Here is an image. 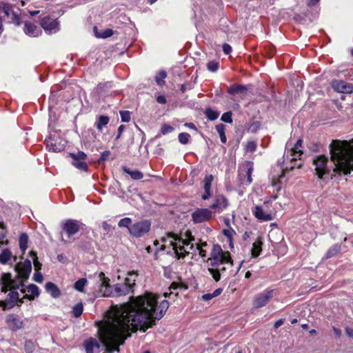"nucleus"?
<instances>
[{
  "label": "nucleus",
  "mask_w": 353,
  "mask_h": 353,
  "mask_svg": "<svg viewBox=\"0 0 353 353\" xmlns=\"http://www.w3.org/2000/svg\"><path fill=\"white\" fill-rule=\"evenodd\" d=\"M167 300L158 301V296L145 292L130 297V301L112 306L106 319L98 323V334L107 353L119 352V347L139 330L145 332L163 318L169 307Z\"/></svg>",
  "instance_id": "f257e3e1"
},
{
  "label": "nucleus",
  "mask_w": 353,
  "mask_h": 353,
  "mask_svg": "<svg viewBox=\"0 0 353 353\" xmlns=\"http://www.w3.org/2000/svg\"><path fill=\"white\" fill-rule=\"evenodd\" d=\"M330 148L334 172L347 175L353 171V139L350 141H333Z\"/></svg>",
  "instance_id": "f03ea898"
},
{
  "label": "nucleus",
  "mask_w": 353,
  "mask_h": 353,
  "mask_svg": "<svg viewBox=\"0 0 353 353\" xmlns=\"http://www.w3.org/2000/svg\"><path fill=\"white\" fill-rule=\"evenodd\" d=\"M212 268H208V272L214 279L219 281L221 279L219 266L225 265L232 267V260L229 252L223 251L219 245H214L211 251L210 257L208 259Z\"/></svg>",
  "instance_id": "7ed1b4c3"
},
{
  "label": "nucleus",
  "mask_w": 353,
  "mask_h": 353,
  "mask_svg": "<svg viewBox=\"0 0 353 353\" xmlns=\"http://www.w3.org/2000/svg\"><path fill=\"white\" fill-rule=\"evenodd\" d=\"M193 238L184 239L176 234H168L166 237H162L161 241L168 243L172 246L175 256L178 259H183L186 255L190 253V251L195 250V247L192 243Z\"/></svg>",
  "instance_id": "20e7f679"
},
{
  "label": "nucleus",
  "mask_w": 353,
  "mask_h": 353,
  "mask_svg": "<svg viewBox=\"0 0 353 353\" xmlns=\"http://www.w3.org/2000/svg\"><path fill=\"white\" fill-rule=\"evenodd\" d=\"M99 281L100 283L99 292L103 296H110L111 295L123 296L133 292L131 285L125 281L123 283H117L114 285V293L112 290V287L109 283V279L105 277L103 272H100L98 276Z\"/></svg>",
  "instance_id": "39448f33"
},
{
  "label": "nucleus",
  "mask_w": 353,
  "mask_h": 353,
  "mask_svg": "<svg viewBox=\"0 0 353 353\" xmlns=\"http://www.w3.org/2000/svg\"><path fill=\"white\" fill-rule=\"evenodd\" d=\"M303 141L299 139L293 148L286 151L283 157L281 169L283 173L292 170L294 168H299L301 163H297V160H301Z\"/></svg>",
  "instance_id": "423d86ee"
},
{
  "label": "nucleus",
  "mask_w": 353,
  "mask_h": 353,
  "mask_svg": "<svg viewBox=\"0 0 353 353\" xmlns=\"http://www.w3.org/2000/svg\"><path fill=\"white\" fill-rule=\"evenodd\" d=\"M150 228V221L148 220L140 221L131 225L129 228V233L134 237H141L149 232Z\"/></svg>",
  "instance_id": "0eeeda50"
},
{
  "label": "nucleus",
  "mask_w": 353,
  "mask_h": 353,
  "mask_svg": "<svg viewBox=\"0 0 353 353\" xmlns=\"http://www.w3.org/2000/svg\"><path fill=\"white\" fill-rule=\"evenodd\" d=\"M81 225L77 220L68 219L61 223V228L67 236L70 238L79 231Z\"/></svg>",
  "instance_id": "6e6552de"
},
{
  "label": "nucleus",
  "mask_w": 353,
  "mask_h": 353,
  "mask_svg": "<svg viewBox=\"0 0 353 353\" xmlns=\"http://www.w3.org/2000/svg\"><path fill=\"white\" fill-rule=\"evenodd\" d=\"M23 286L22 281L20 279L12 280L10 274H4L3 276V285L1 292L6 293L9 290L17 291Z\"/></svg>",
  "instance_id": "1a4fd4ad"
},
{
  "label": "nucleus",
  "mask_w": 353,
  "mask_h": 353,
  "mask_svg": "<svg viewBox=\"0 0 353 353\" xmlns=\"http://www.w3.org/2000/svg\"><path fill=\"white\" fill-rule=\"evenodd\" d=\"M41 26L48 34L55 33L59 31V23L57 21L50 17H43L40 22Z\"/></svg>",
  "instance_id": "9d476101"
},
{
  "label": "nucleus",
  "mask_w": 353,
  "mask_h": 353,
  "mask_svg": "<svg viewBox=\"0 0 353 353\" xmlns=\"http://www.w3.org/2000/svg\"><path fill=\"white\" fill-rule=\"evenodd\" d=\"M6 299L4 301H0V307L3 310L12 308L18 302L22 303L19 299L17 291L10 290Z\"/></svg>",
  "instance_id": "9b49d317"
},
{
  "label": "nucleus",
  "mask_w": 353,
  "mask_h": 353,
  "mask_svg": "<svg viewBox=\"0 0 353 353\" xmlns=\"http://www.w3.org/2000/svg\"><path fill=\"white\" fill-rule=\"evenodd\" d=\"M212 212L208 208H200L192 214V221L195 223H200L207 221L211 219Z\"/></svg>",
  "instance_id": "f8f14e48"
},
{
  "label": "nucleus",
  "mask_w": 353,
  "mask_h": 353,
  "mask_svg": "<svg viewBox=\"0 0 353 353\" xmlns=\"http://www.w3.org/2000/svg\"><path fill=\"white\" fill-rule=\"evenodd\" d=\"M327 159L323 156H319L314 160V165H315L316 174L319 179H323V176L327 173V169L326 167Z\"/></svg>",
  "instance_id": "ddd939ff"
},
{
  "label": "nucleus",
  "mask_w": 353,
  "mask_h": 353,
  "mask_svg": "<svg viewBox=\"0 0 353 353\" xmlns=\"http://www.w3.org/2000/svg\"><path fill=\"white\" fill-rule=\"evenodd\" d=\"M72 159V165L79 170L86 171L87 164L85 163L86 154L83 152H78L77 153H70Z\"/></svg>",
  "instance_id": "4468645a"
},
{
  "label": "nucleus",
  "mask_w": 353,
  "mask_h": 353,
  "mask_svg": "<svg viewBox=\"0 0 353 353\" xmlns=\"http://www.w3.org/2000/svg\"><path fill=\"white\" fill-rule=\"evenodd\" d=\"M273 290H265L257 294L254 300V305L257 307L265 306L273 296Z\"/></svg>",
  "instance_id": "2eb2a0df"
},
{
  "label": "nucleus",
  "mask_w": 353,
  "mask_h": 353,
  "mask_svg": "<svg viewBox=\"0 0 353 353\" xmlns=\"http://www.w3.org/2000/svg\"><path fill=\"white\" fill-rule=\"evenodd\" d=\"M252 212L254 216L261 221H270L273 219L272 213L263 210L261 205H256L253 207Z\"/></svg>",
  "instance_id": "dca6fc26"
},
{
  "label": "nucleus",
  "mask_w": 353,
  "mask_h": 353,
  "mask_svg": "<svg viewBox=\"0 0 353 353\" xmlns=\"http://www.w3.org/2000/svg\"><path fill=\"white\" fill-rule=\"evenodd\" d=\"M2 11L4 14L10 19V21L14 23L17 26H19L21 25V21L19 15L17 12L13 10L12 6L10 4L6 3L2 6Z\"/></svg>",
  "instance_id": "f3484780"
},
{
  "label": "nucleus",
  "mask_w": 353,
  "mask_h": 353,
  "mask_svg": "<svg viewBox=\"0 0 353 353\" xmlns=\"http://www.w3.org/2000/svg\"><path fill=\"white\" fill-rule=\"evenodd\" d=\"M332 86L334 90L341 93H352L353 85L342 80L333 81Z\"/></svg>",
  "instance_id": "a211bd4d"
},
{
  "label": "nucleus",
  "mask_w": 353,
  "mask_h": 353,
  "mask_svg": "<svg viewBox=\"0 0 353 353\" xmlns=\"http://www.w3.org/2000/svg\"><path fill=\"white\" fill-rule=\"evenodd\" d=\"M19 274L23 279H27L32 271V263L30 260L26 259L22 264L17 267Z\"/></svg>",
  "instance_id": "6ab92c4d"
},
{
  "label": "nucleus",
  "mask_w": 353,
  "mask_h": 353,
  "mask_svg": "<svg viewBox=\"0 0 353 353\" xmlns=\"http://www.w3.org/2000/svg\"><path fill=\"white\" fill-rule=\"evenodd\" d=\"M228 201L227 199L223 195H218L215 198L210 208L215 210L216 212H220L224 210L228 207Z\"/></svg>",
  "instance_id": "aec40b11"
},
{
  "label": "nucleus",
  "mask_w": 353,
  "mask_h": 353,
  "mask_svg": "<svg viewBox=\"0 0 353 353\" xmlns=\"http://www.w3.org/2000/svg\"><path fill=\"white\" fill-rule=\"evenodd\" d=\"M6 321L9 327L14 330H19L23 326V321L15 314H9Z\"/></svg>",
  "instance_id": "412c9836"
},
{
  "label": "nucleus",
  "mask_w": 353,
  "mask_h": 353,
  "mask_svg": "<svg viewBox=\"0 0 353 353\" xmlns=\"http://www.w3.org/2000/svg\"><path fill=\"white\" fill-rule=\"evenodd\" d=\"M214 180V176L212 174H208L203 179V188L205 193L202 195V199L207 200L211 197V185Z\"/></svg>",
  "instance_id": "4be33fe9"
},
{
  "label": "nucleus",
  "mask_w": 353,
  "mask_h": 353,
  "mask_svg": "<svg viewBox=\"0 0 353 353\" xmlns=\"http://www.w3.org/2000/svg\"><path fill=\"white\" fill-rule=\"evenodd\" d=\"M24 32L30 37H36L41 35L42 31L36 25L30 22H26L24 25Z\"/></svg>",
  "instance_id": "5701e85b"
},
{
  "label": "nucleus",
  "mask_w": 353,
  "mask_h": 353,
  "mask_svg": "<svg viewBox=\"0 0 353 353\" xmlns=\"http://www.w3.org/2000/svg\"><path fill=\"white\" fill-rule=\"evenodd\" d=\"M84 347L86 353H94V350L99 351V342L94 338H90L84 342Z\"/></svg>",
  "instance_id": "b1692460"
},
{
  "label": "nucleus",
  "mask_w": 353,
  "mask_h": 353,
  "mask_svg": "<svg viewBox=\"0 0 353 353\" xmlns=\"http://www.w3.org/2000/svg\"><path fill=\"white\" fill-rule=\"evenodd\" d=\"M45 143L46 145V148L48 149L49 151L58 152H61L64 148L63 145L57 144V143L54 142V140H52L51 137L46 139L45 140Z\"/></svg>",
  "instance_id": "393cba45"
},
{
  "label": "nucleus",
  "mask_w": 353,
  "mask_h": 353,
  "mask_svg": "<svg viewBox=\"0 0 353 353\" xmlns=\"http://www.w3.org/2000/svg\"><path fill=\"white\" fill-rule=\"evenodd\" d=\"M46 292L51 295L52 298H58L61 295V292L58 287L52 282L46 283Z\"/></svg>",
  "instance_id": "a878e982"
},
{
  "label": "nucleus",
  "mask_w": 353,
  "mask_h": 353,
  "mask_svg": "<svg viewBox=\"0 0 353 353\" xmlns=\"http://www.w3.org/2000/svg\"><path fill=\"white\" fill-rule=\"evenodd\" d=\"M21 291L23 293L27 292L26 296H31L30 299H34L39 294V288L34 284L29 285L26 290L22 288Z\"/></svg>",
  "instance_id": "bb28decb"
},
{
  "label": "nucleus",
  "mask_w": 353,
  "mask_h": 353,
  "mask_svg": "<svg viewBox=\"0 0 353 353\" xmlns=\"http://www.w3.org/2000/svg\"><path fill=\"white\" fill-rule=\"evenodd\" d=\"M247 88L245 85L234 84L228 88V92L230 94L236 95L237 94H244Z\"/></svg>",
  "instance_id": "cd10ccee"
},
{
  "label": "nucleus",
  "mask_w": 353,
  "mask_h": 353,
  "mask_svg": "<svg viewBox=\"0 0 353 353\" xmlns=\"http://www.w3.org/2000/svg\"><path fill=\"white\" fill-rule=\"evenodd\" d=\"M109 121L110 119L108 116L101 115L97 118L95 126L99 131L101 132L103 128L108 124Z\"/></svg>",
  "instance_id": "c85d7f7f"
},
{
  "label": "nucleus",
  "mask_w": 353,
  "mask_h": 353,
  "mask_svg": "<svg viewBox=\"0 0 353 353\" xmlns=\"http://www.w3.org/2000/svg\"><path fill=\"white\" fill-rule=\"evenodd\" d=\"M122 169L125 173L129 174L131 176V178L134 180L141 179L143 176V173L139 170H132L130 168H127L126 166H123Z\"/></svg>",
  "instance_id": "c756f323"
},
{
  "label": "nucleus",
  "mask_w": 353,
  "mask_h": 353,
  "mask_svg": "<svg viewBox=\"0 0 353 353\" xmlns=\"http://www.w3.org/2000/svg\"><path fill=\"white\" fill-rule=\"evenodd\" d=\"M262 241L261 240H257L256 241L253 245H252V257L255 258V257H257L258 256H259V254H261V252L262 250Z\"/></svg>",
  "instance_id": "7c9ffc66"
},
{
  "label": "nucleus",
  "mask_w": 353,
  "mask_h": 353,
  "mask_svg": "<svg viewBox=\"0 0 353 353\" xmlns=\"http://www.w3.org/2000/svg\"><path fill=\"white\" fill-rule=\"evenodd\" d=\"M12 257V252L9 249H3L0 254V263L6 264Z\"/></svg>",
  "instance_id": "2f4dec72"
},
{
  "label": "nucleus",
  "mask_w": 353,
  "mask_h": 353,
  "mask_svg": "<svg viewBox=\"0 0 353 353\" xmlns=\"http://www.w3.org/2000/svg\"><path fill=\"white\" fill-rule=\"evenodd\" d=\"M28 236L26 233H22L19 236V243L21 250L24 252L28 248Z\"/></svg>",
  "instance_id": "473e14b6"
},
{
  "label": "nucleus",
  "mask_w": 353,
  "mask_h": 353,
  "mask_svg": "<svg viewBox=\"0 0 353 353\" xmlns=\"http://www.w3.org/2000/svg\"><path fill=\"white\" fill-rule=\"evenodd\" d=\"M94 31L95 36L98 38L105 39V38L111 37L113 34L112 30L109 29V28L105 29V30H102L101 32H99L97 31V28L96 27H94Z\"/></svg>",
  "instance_id": "72a5a7b5"
},
{
  "label": "nucleus",
  "mask_w": 353,
  "mask_h": 353,
  "mask_svg": "<svg viewBox=\"0 0 353 353\" xmlns=\"http://www.w3.org/2000/svg\"><path fill=\"white\" fill-rule=\"evenodd\" d=\"M138 276V273L137 271H132L128 273V277L125 279V281L128 283L131 288L133 289L135 285V282L137 277Z\"/></svg>",
  "instance_id": "f704fd0d"
},
{
  "label": "nucleus",
  "mask_w": 353,
  "mask_h": 353,
  "mask_svg": "<svg viewBox=\"0 0 353 353\" xmlns=\"http://www.w3.org/2000/svg\"><path fill=\"white\" fill-rule=\"evenodd\" d=\"M83 311V305L81 302L75 304L72 309V315L76 318L79 317L81 315Z\"/></svg>",
  "instance_id": "c9c22d12"
},
{
  "label": "nucleus",
  "mask_w": 353,
  "mask_h": 353,
  "mask_svg": "<svg viewBox=\"0 0 353 353\" xmlns=\"http://www.w3.org/2000/svg\"><path fill=\"white\" fill-rule=\"evenodd\" d=\"M87 283L88 281L86 279L81 278L74 283V288L79 292H83L84 287L87 285Z\"/></svg>",
  "instance_id": "e433bc0d"
},
{
  "label": "nucleus",
  "mask_w": 353,
  "mask_h": 353,
  "mask_svg": "<svg viewBox=\"0 0 353 353\" xmlns=\"http://www.w3.org/2000/svg\"><path fill=\"white\" fill-rule=\"evenodd\" d=\"M341 250V246L339 244H335L332 246L326 253V258L329 259L336 255Z\"/></svg>",
  "instance_id": "4c0bfd02"
},
{
  "label": "nucleus",
  "mask_w": 353,
  "mask_h": 353,
  "mask_svg": "<svg viewBox=\"0 0 353 353\" xmlns=\"http://www.w3.org/2000/svg\"><path fill=\"white\" fill-rule=\"evenodd\" d=\"M216 130L219 134L221 141L223 143H225L227 141V138L225 134V125L223 124H219L216 125Z\"/></svg>",
  "instance_id": "58836bf2"
},
{
  "label": "nucleus",
  "mask_w": 353,
  "mask_h": 353,
  "mask_svg": "<svg viewBox=\"0 0 353 353\" xmlns=\"http://www.w3.org/2000/svg\"><path fill=\"white\" fill-rule=\"evenodd\" d=\"M205 114L206 117L210 121L216 120L219 116V112H218L217 111L213 110L210 108L206 109Z\"/></svg>",
  "instance_id": "ea45409f"
},
{
  "label": "nucleus",
  "mask_w": 353,
  "mask_h": 353,
  "mask_svg": "<svg viewBox=\"0 0 353 353\" xmlns=\"http://www.w3.org/2000/svg\"><path fill=\"white\" fill-rule=\"evenodd\" d=\"M132 225V219L129 217L121 219L118 223V226L119 228H126L128 230Z\"/></svg>",
  "instance_id": "a19ab883"
},
{
  "label": "nucleus",
  "mask_w": 353,
  "mask_h": 353,
  "mask_svg": "<svg viewBox=\"0 0 353 353\" xmlns=\"http://www.w3.org/2000/svg\"><path fill=\"white\" fill-rule=\"evenodd\" d=\"M167 74H166V72L165 71H160L155 77V81L157 82V83L159 85H162L164 84L165 83V81L164 79H165Z\"/></svg>",
  "instance_id": "79ce46f5"
},
{
  "label": "nucleus",
  "mask_w": 353,
  "mask_h": 353,
  "mask_svg": "<svg viewBox=\"0 0 353 353\" xmlns=\"http://www.w3.org/2000/svg\"><path fill=\"white\" fill-rule=\"evenodd\" d=\"M246 167H247V181L248 184H250L252 181V174L253 172V163L252 162H247L246 163Z\"/></svg>",
  "instance_id": "37998d69"
},
{
  "label": "nucleus",
  "mask_w": 353,
  "mask_h": 353,
  "mask_svg": "<svg viewBox=\"0 0 353 353\" xmlns=\"http://www.w3.org/2000/svg\"><path fill=\"white\" fill-rule=\"evenodd\" d=\"M35 344L32 341H26L25 343V350L26 353H32L35 350Z\"/></svg>",
  "instance_id": "c03bdc74"
},
{
  "label": "nucleus",
  "mask_w": 353,
  "mask_h": 353,
  "mask_svg": "<svg viewBox=\"0 0 353 353\" xmlns=\"http://www.w3.org/2000/svg\"><path fill=\"white\" fill-rule=\"evenodd\" d=\"M190 135L187 132H182L179 134V141L182 144H187L189 142Z\"/></svg>",
  "instance_id": "a18cd8bd"
},
{
  "label": "nucleus",
  "mask_w": 353,
  "mask_h": 353,
  "mask_svg": "<svg viewBox=\"0 0 353 353\" xmlns=\"http://www.w3.org/2000/svg\"><path fill=\"white\" fill-rule=\"evenodd\" d=\"M120 116L123 122H128L130 120V114L129 111L123 110L120 112Z\"/></svg>",
  "instance_id": "49530a36"
},
{
  "label": "nucleus",
  "mask_w": 353,
  "mask_h": 353,
  "mask_svg": "<svg viewBox=\"0 0 353 353\" xmlns=\"http://www.w3.org/2000/svg\"><path fill=\"white\" fill-rule=\"evenodd\" d=\"M207 67L210 71L214 72L219 68V63L216 61H210L208 63Z\"/></svg>",
  "instance_id": "de8ad7c7"
},
{
  "label": "nucleus",
  "mask_w": 353,
  "mask_h": 353,
  "mask_svg": "<svg viewBox=\"0 0 353 353\" xmlns=\"http://www.w3.org/2000/svg\"><path fill=\"white\" fill-rule=\"evenodd\" d=\"M221 120L223 122L231 123L232 122V113L230 112L223 113L221 116Z\"/></svg>",
  "instance_id": "09e8293b"
},
{
  "label": "nucleus",
  "mask_w": 353,
  "mask_h": 353,
  "mask_svg": "<svg viewBox=\"0 0 353 353\" xmlns=\"http://www.w3.org/2000/svg\"><path fill=\"white\" fill-rule=\"evenodd\" d=\"M207 245V243H202L201 246L199 245H196V246L195 247V250L196 251H198L199 252V254L202 257V258H204L206 256V252L205 250H204L203 248H202V246H206Z\"/></svg>",
  "instance_id": "8fccbe9b"
},
{
  "label": "nucleus",
  "mask_w": 353,
  "mask_h": 353,
  "mask_svg": "<svg viewBox=\"0 0 353 353\" xmlns=\"http://www.w3.org/2000/svg\"><path fill=\"white\" fill-rule=\"evenodd\" d=\"M174 130V128L168 124H163L161 127V132L163 134H167L172 132Z\"/></svg>",
  "instance_id": "3c124183"
},
{
  "label": "nucleus",
  "mask_w": 353,
  "mask_h": 353,
  "mask_svg": "<svg viewBox=\"0 0 353 353\" xmlns=\"http://www.w3.org/2000/svg\"><path fill=\"white\" fill-rule=\"evenodd\" d=\"M30 256L32 257V259L33 261V263H34V265L35 268L37 269H39L41 268V264L38 261V258L37 256V254L34 252L31 251L30 252Z\"/></svg>",
  "instance_id": "603ef678"
},
{
  "label": "nucleus",
  "mask_w": 353,
  "mask_h": 353,
  "mask_svg": "<svg viewBox=\"0 0 353 353\" xmlns=\"http://www.w3.org/2000/svg\"><path fill=\"white\" fill-rule=\"evenodd\" d=\"M256 148V144L254 141H248L246 144L247 152H254Z\"/></svg>",
  "instance_id": "864d4df0"
},
{
  "label": "nucleus",
  "mask_w": 353,
  "mask_h": 353,
  "mask_svg": "<svg viewBox=\"0 0 353 353\" xmlns=\"http://www.w3.org/2000/svg\"><path fill=\"white\" fill-rule=\"evenodd\" d=\"M259 128V123L254 122L252 123L248 128V131L251 132H255Z\"/></svg>",
  "instance_id": "5fc2aeb1"
},
{
  "label": "nucleus",
  "mask_w": 353,
  "mask_h": 353,
  "mask_svg": "<svg viewBox=\"0 0 353 353\" xmlns=\"http://www.w3.org/2000/svg\"><path fill=\"white\" fill-rule=\"evenodd\" d=\"M110 151H104L102 152L101 158L99 160V162L101 163V161H105L110 156Z\"/></svg>",
  "instance_id": "6e6d98bb"
},
{
  "label": "nucleus",
  "mask_w": 353,
  "mask_h": 353,
  "mask_svg": "<svg viewBox=\"0 0 353 353\" xmlns=\"http://www.w3.org/2000/svg\"><path fill=\"white\" fill-rule=\"evenodd\" d=\"M34 280L37 283H41L43 281V275L41 272H36L34 274Z\"/></svg>",
  "instance_id": "4d7b16f0"
},
{
  "label": "nucleus",
  "mask_w": 353,
  "mask_h": 353,
  "mask_svg": "<svg viewBox=\"0 0 353 353\" xmlns=\"http://www.w3.org/2000/svg\"><path fill=\"white\" fill-rule=\"evenodd\" d=\"M223 51L225 54H229L232 52V47L228 43H224L223 45Z\"/></svg>",
  "instance_id": "13d9d810"
},
{
  "label": "nucleus",
  "mask_w": 353,
  "mask_h": 353,
  "mask_svg": "<svg viewBox=\"0 0 353 353\" xmlns=\"http://www.w3.org/2000/svg\"><path fill=\"white\" fill-rule=\"evenodd\" d=\"M213 298H214V296H213L212 293L205 294L202 296L203 300L205 301H210Z\"/></svg>",
  "instance_id": "bf43d9fd"
},
{
  "label": "nucleus",
  "mask_w": 353,
  "mask_h": 353,
  "mask_svg": "<svg viewBox=\"0 0 353 353\" xmlns=\"http://www.w3.org/2000/svg\"><path fill=\"white\" fill-rule=\"evenodd\" d=\"M234 231L233 230H223V234L230 239L232 237V233H234Z\"/></svg>",
  "instance_id": "052dcab7"
},
{
  "label": "nucleus",
  "mask_w": 353,
  "mask_h": 353,
  "mask_svg": "<svg viewBox=\"0 0 353 353\" xmlns=\"http://www.w3.org/2000/svg\"><path fill=\"white\" fill-rule=\"evenodd\" d=\"M157 101L161 104H165L166 103V99L164 96L160 95L157 98Z\"/></svg>",
  "instance_id": "680f3d73"
},
{
  "label": "nucleus",
  "mask_w": 353,
  "mask_h": 353,
  "mask_svg": "<svg viewBox=\"0 0 353 353\" xmlns=\"http://www.w3.org/2000/svg\"><path fill=\"white\" fill-rule=\"evenodd\" d=\"M345 333L350 338H353V329L347 327L345 328Z\"/></svg>",
  "instance_id": "e2e57ef3"
},
{
  "label": "nucleus",
  "mask_w": 353,
  "mask_h": 353,
  "mask_svg": "<svg viewBox=\"0 0 353 353\" xmlns=\"http://www.w3.org/2000/svg\"><path fill=\"white\" fill-rule=\"evenodd\" d=\"M333 332L337 337H341L342 332L341 330L337 327H333Z\"/></svg>",
  "instance_id": "0e129e2a"
},
{
  "label": "nucleus",
  "mask_w": 353,
  "mask_h": 353,
  "mask_svg": "<svg viewBox=\"0 0 353 353\" xmlns=\"http://www.w3.org/2000/svg\"><path fill=\"white\" fill-rule=\"evenodd\" d=\"M8 241L7 239H5V236L3 235L1 237H0V247H1L3 245L8 244Z\"/></svg>",
  "instance_id": "69168bd1"
},
{
  "label": "nucleus",
  "mask_w": 353,
  "mask_h": 353,
  "mask_svg": "<svg viewBox=\"0 0 353 353\" xmlns=\"http://www.w3.org/2000/svg\"><path fill=\"white\" fill-rule=\"evenodd\" d=\"M222 289L221 288H218V289H216L213 292H212V294H213V296L214 298L219 296V294H221V293L222 292Z\"/></svg>",
  "instance_id": "338daca9"
},
{
  "label": "nucleus",
  "mask_w": 353,
  "mask_h": 353,
  "mask_svg": "<svg viewBox=\"0 0 353 353\" xmlns=\"http://www.w3.org/2000/svg\"><path fill=\"white\" fill-rule=\"evenodd\" d=\"M283 324V319H279V320H278L277 321L275 322L274 325V328H278L280 326H281Z\"/></svg>",
  "instance_id": "774afa93"
}]
</instances>
